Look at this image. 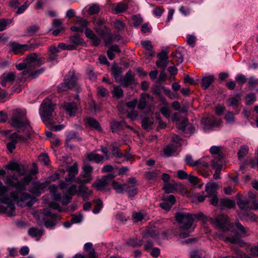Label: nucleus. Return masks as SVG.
<instances>
[{"mask_svg":"<svg viewBox=\"0 0 258 258\" xmlns=\"http://www.w3.org/2000/svg\"><path fill=\"white\" fill-rule=\"evenodd\" d=\"M194 214L189 213L178 212L175 214L176 221L180 224L179 228L182 231L179 233L181 238H186L189 236L190 231L188 229L191 227L194 222Z\"/></svg>","mask_w":258,"mask_h":258,"instance_id":"f257e3e1","label":"nucleus"},{"mask_svg":"<svg viewBox=\"0 0 258 258\" xmlns=\"http://www.w3.org/2000/svg\"><path fill=\"white\" fill-rule=\"evenodd\" d=\"M248 230V228L244 227L237 221L230 230L234 233V235L225 237L224 241H229L232 244H238L241 246L243 245L244 241L241 238L249 235Z\"/></svg>","mask_w":258,"mask_h":258,"instance_id":"f03ea898","label":"nucleus"},{"mask_svg":"<svg viewBox=\"0 0 258 258\" xmlns=\"http://www.w3.org/2000/svg\"><path fill=\"white\" fill-rule=\"evenodd\" d=\"M55 106L51 100L48 98H45L41 103L39 112L43 121L45 123L50 120Z\"/></svg>","mask_w":258,"mask_h":258,"instance_id":"7ed1b4c3","label":"nucleus"},{"mask_svg":"<svg viewBox=\"0 0 258 258\" xmlns=\"http://www.w3.org/2000/svg\"><path fill=\"white\" fill-rule=\"evenodd\" d=\"M26 111L22 110L20 109L14 110L11 118V126L17 128H21L26 125Z\"/></svg>","mask_w":258,"mask_h":258,"instance_id":"20e7f679","label":"nucleus"},{"mask_svg":"<svg viewBox=\"0 0 258 258\" xmlns=\"http://www.w3.org/2000/svg\"><path fill=\"white\" fill-rule=\"evenodd\" d=\"M212 223L216 228L224 233L231 230L233 224L230 223L228 217L224 215L220 214L215 219H211Z\"/></svg>","mask_w":258,"mask_h":258,"instance_id":"39448f33","label":"nucleus"},{"mask_svg":"<svg viewBox=\"0 0 258 258\" xmlns=\"http://www.w3.org/2000/svg\"><path fill=\"white\" fill-rule=\"evenodd\" d=\"M114 178L113 174H108L96 180L92 184V186L98 191L109 190L110 188H107V186L113 180Z\"/></svg>","mask_w":258,"mask_h":258,"instance_id":"423d86ee","label":"nucleus"},{"mask_svg":"<svg viewBox=\"0 0 258 258\" xmlns=\"http://www.w3.org/2000/svg\"><path fill=\"white\" fill-rule=\"evenodd\" d=\"M124 190L128 198H132L139 192L137 186V181L134 177L127 178L126 182L124 183Z\"/></svg>","mask_w":258,"mask_h":258,"instance_id":"0eeeda50","label":"nucleus"},{"mask_svg":"<svg viewBox=\"0 0 258 258\" xmlns=\"http://www.w3.org/2000/svg\"><path fill=\"white\" fill-rule=\"evenodd\" d=\"M43 214L44 217L42 221L44 226L47 228H53L57 223V216L55 214H52L48 209H43Z\"/></svg>","mask_w":258,"mask_h":258,"instance_id":"6e6552de","label":"nucleus"},{"mask_svg":"<svg viewBox=\"0 0 258 258\" xmlns=\"http://www.w3.org/2000/svg\"><path fill=\"white\" fill-rule=\"evenodd\" d=\"M64 79L71 89H74L78 93L81 91V88L78 82V77L75 71H70Z\"/></svg>","mask_w":258,"mask_h":258,"instance_id":"1a4fd4ad","label":"nucleus"},{"mask_svg":"<svg viewBox=\"0 0 258 258\" xmlns=\"http://www.w3.org/2000/svg\"><path fill=\"white\" fill-rule=\"evenodd\" d=\"M24 61L27 65V69L30 71H33L43 63L41 58H37L36 53H32L29 54L24 59Z\"/></svg>","mask_w":258,"mask_h":258,"instance_id":"9d476101","label":"nucleus"},{"mask_svg":"<svg viewBox=\"0 0 258 258\" xmlns=\"http://www.w3.org/2000/svg\"><path fill=\"white\" fill-rule=\"evenodd\" d=\"M204 130H212L214 127H219L222 121L221 119H217L215 116L211 115L203 118L202 120Z\"/></svg>","mask_w":258,"mask_h":258,"instance_id":"9b49d317","label":"nucleus"},{"mask_svg":"<svg viewBox=\"0 0 258 258\" xmlns=\"http://www.w3.org/2000/svg\"><path fill=\"white\" fill-rule=\"evenodd\" d=\"M118 83H120L121 86L125 88L136 85V82L135 76L132 71L131 70L127 71L125 75L121 77Z\"/></svg>","mask_w":258,"mask_h":258,"instance_id":"f8f14e48","label":"nucleus"},{"mask_svg":"<svg viewBox=\"0 0 258 258\" xmlns=\"http://www.w3.org/2000/svg\"><path fill=\"white\" fill-rule=\"evenodd\" d=\"M62 106L66 113L70 117L74 116L79 111V108L77 103L75 102H64Z\"/></svg>","mask_w":258,"mask_h":258,"instance_id":"ddd939ff","label":"nucleus"},{"mask_svg":"<svg viewBox=\"0 0 258 258\" xmlns=\"http://www.w3.org/2000/svg\"><path fill=\"white\" fill-rule=\"evenodd\" d=\"M67 170L68 172V177L65 178L66 181L69 182L74 180L76 176L78 173L77 163H75L72 166L67 168Z\"/></svg>","mask_w":258,"mask_h":258,"instance_id":"4468645a","label":"nucleus"},{"mask_svg":"<svg viewBox=\"0 0 258 258\" xmlns=\"http://www.w3.org/2000/svg\"><path fill=\"white\" fill-rule=\"evenodd\" d=\"M11 51L15 54H19L26 51L27 44H21L16 42H10Z\"/></svg>","mask_w":258,"mask_h":258,"instance_id":"2eb2a0df","label":"nucleus"},{"mask_svg":"<svg viewBox=\"0 0 258 258\" xmlns=\"http://www.w3.org/2000/svg\"><path fill=\"white\" fill-rule=\"evenodd\" d=\"M123 69L119 67L117 64H113L111 68V73L114 77L116 82L118 83L121 78V74Z\"/></svg>","mask_w":258,"mask_h":258,"instance_id":"dca6fc26","label":"nucleus"},{"mask_svg":"<svg viewBox=\"0 0 258 258\" xmlns=\"http://www.w3.org/2000/svg\"><path fill=\"white\" fill-rule=\"evenodd\" d=\"M16 75L14 72H9L4 73L1 76V85L3 87L7 86V83L8 82L12 83L15 79Z\"/></svg>","mask_w":258,"mask_h":258,"instance_id":"f3484780","label":"nucleus"},{"mask_svg":"<svg viewBox=\"0 0 258 258\" xmlns=\"http://www.w3.org/2000/svg\"><path fill=\"white\" fill-rule=\"evenodd\" d=\"M110 129L112 133H118L123 129L124 125L125 124V121L124 120L117 121L112 119L110 121Z\"/></svg>","mask_w":258,"mask_h":258,"instance_id":"a211bd4d","label":"nucleus"},{"mask_svg":"<svg viewBox=\"0 0 258 258\" xmlns=\"http://www.w3.org/2000/svg\"><path fill=\"white\" fill-rule=\"evenodd\" d=\"M159 235V232L155 227H150L142 232V235L144 238L152 237L156 239Z\"/></svg>","mask_w":258,"mask_h":258,"instance_id":"6ab92c4d","label":"nucleus"},{"mask_svg":"<svg viewBox=\"0 0 258 258\" xmlns=\"http://www.w3.org/2000/svg\"><path fill=\"white\" fill-rule=\"evenodd\" d=\"M73 139H76L79 142L82 140V138L80 137L78 132L75 131H70L67 135L66 144L68 146H70L73 148L74 146L72 145H69V142Z\"/></svg>","mask_w":258,"mask_h":258,"instance_id":"aec40b11","label":"nucleus"},{"mask_svg":"<svg viewBox=\"0 0 258 258\" xmlns=\"http://www.w3.org/2000/svg\"><path fill=\"white\" fill-rule=\"evenodd\" d=\"M40 29V27L37 24H31L27 27L24 32V36L26 37H31L34 36Z\"/></svg>","mask_w":258,"mask_h":258,"instance_id":"412c9836","label":"nucleus"},{"mask_svg":"<svg viewBox=\"0 0 258 258\" xmlns=\"http://www.w3.org/2000/svg\"><path fill=\"white\" fill-rule=\"evenodd\" d=\"M86 158L89 161H94L97 163H103L104 161V157L94 152L87 154Z\"/></svg>","mask_w":258,"mask_h":258,"instance_id":"4be33fe9","label":"nucleus"},{"mask_svg":"<svg viewBox=\"0 0 258 258\" xmlns=\"http://www.w3.org/2000/svg\"><path fill=\"white\" fill-rule=\"evenodd\" d=\"M241 195H237L236 196L237 204L239 208L244 211H247L250 209L249 205V202L246 200H242L241 199Z\"/></svg>","mask_w":258,"mask_h":258,"instance_id":"5701e85b","label":"nucleus"},{"mask_svg":"<svg viewBox=\"0 0 258 258\" xmlns=\"http://www.w3.org/2000/svg\"><path fill=\"white\" fill-rule=\"evenodd\" d=\"M218 185L216 183H208L206 185V191L208 195V197L217 195V190Z\"/></svg>","mask_w":258,"mask_h":258,"instance_id":"b1692460","label":"nucleus"},{"mask_svg":"<svg viewBox=\"0 0 258 258\" xmlns=\"http://www.w3.org/2000/svg\"><path fill=\"white\" fill-rule=\"evenodd\" d=\"M78 192L82 194L83 199L84 200L88 199V197L92 195V191L89 190L86 186L80 184L78 187Z\"/></svg>","mask_w":258,"mask_h":258,"instance_id":"393cba45","label":"nucleus"},{"mask_svg":"<svg viewBox=\"0 0 258 258\" xmlns=\"http://www.w3.org/2000/svg\"><path fill=\"white\" fill-rule=\"evenodd\" d=\"M240 219L246 221H255L257 220L256 216L252 213L242 212L239 214Z\"/></svg>","mask_w":258,"mask_h":258,"instance_id":"a878e982","label":"nucleus"},{"mask_svg":"<svg viewBox=\"0 0 258 258\" xmlns=\"http://www.w3.org/2000/svg\"><path fill=\"white\" fill-rule=\"evenodd\" d=\"M142 127L146 130L152 129L153 124V120L152 117H145L143 118L142 120Z\"/></svg>","mask_w":258,"mask_h":258,"instance_id":"bb28decb","label":"nucleus"},{"mask_svg":"<svg viewBox=\"0 0 258 258\" xmlns=\"http://www.w3.org/2000/svg\"><path fill=\"white\" fill-rule=\"evenodd\" d=\"M69 39L70 42L73 43L72 45H75L76 49L78 46L85 44L84 40L78 34L71 36Z\"/></svg>","mask_w":258,"mask_h":258,"instance_id":"cd10ccee","label":"nucleus"},{"mask_svg":"<svg viewBox=\"0 0 258 258\" xmlns=\"http://www.w3.org/2000/svg\"><path fill=\"white\" fill-rule=\"evenodd\" d=\"M214 81V77L213 76H209L205 77L202 79L201 85L202 88L206 90L209 87Z\"/></svg>","mask_w":258,"mask_h":258,"instance_id":"c85d7f7f","label":"nucleus"},{"mask_svg":"<svg viewBox=\"0 0 258 258\" xmlns=\"http://www.w3.org/2000/svg\"><path fill=\"white\" fill-rule=\"evenodd\" d=\"M177 146L173 144H169L163 149V153L166 157L171 156L176 151Z\"/></svg>","mask_w":258,"mask_h":258,"instance_id":"c756f323","label":"nucleus"},{"mask_svg":"<svg viewBox=\"0 0 258 258\" xmlns=\"http://www.w3.org/2000/svg\"><path fill=\"white\" fill-rule=\"evenodd\" d=\"M86 122L90 127H93L99 131H101V127L96 119L92 117H88L86 118Z\"/></svg>","mask_w":258,"mask_h":258,"instance_id":"7c9ffc66","label":"nucleus"},{"mask_svg":"<svg viewBox=\"0 0 258 258\" xmlns=\"http://www.w3.org/2000/svg\"><path fill=\"white\" fill-rule=\"evenodd\" d=\"M220 204L222 207H226L228 209H232L235 207V202L227 198L222 199L220 202Z\"/></svg>","mask_w":258,"mask_h":258,"instance_id":"2f4dec72","label":"nucleus"},{"mask_svg":"<svg viewBox=\"0 0 258 258\" xmlns=\"http://www.w3.org/2000/svg\"><path fill=\"white\" fill-rule=\"evenodd\" d=\"M84 249L88 252V256L89 258H96L95 251L93 247L92 243L88 242L85 244Z\"/></svg>","mask_w":258,"mask_h":258,"instance_id":"473e14b6","label":"nucleus"},{"mask_svg":"<svg viewBox=\"0 0 258 258\" xmlns=\"http://www.w3.org/2000/svg\"><path fill=\"white\" fill-rule=\"evenodd\" d=\"M223 158H215L211 160V166L215 170L221 172L223 167Z\"/></svg>","mask_w":258,"mask_h":258,"instance_id":"72a5a7b5","label":"nucleus"},{"mask_svg":"<svg viewBox=\"0 0 258 258\" xmlns=\"http://www.w3.org/2000/svg\"><path fill=\"white\" fill-rule=\"evenodd\" d=\"M93 167L90 164H85L83 167V172L81 176L83 177H92Z\"/></svg>","mask_w":258,"mask_h":258,"instance_id":"f704fd0d","label":"nucleus"},{"mask_svg":"<svg viewBox=\"0 0 258 258\" xmlns=\"http://www.w3.org/2000/svg\"><path fill=\"white\" fill-rule=\"evenodd\" d=\"M209 159V158L208 157H206L196 161L197 166L198 168V171H199L201 168H207L209 167V165L208 162V160Z\"/></svg>","mask_w":258,"mask_h":258,"instance_id":"c9c22d12","label":"nucleus"},{"mask_svg":"<svg viewBox=\"0 0 258 258\" xmlns=\"http://www.w3.org/2000/svg\"><path fill=\"white\" fill-rule=\"evenodd\" d=\"M112 186L114 190H115V192L117 194H123L124 190V186L123 184H120L119 182L112 180Z\"/></svg>","mask_w":258,"mask_h":258,"instance_id":"e433bc0d","label":"nucleus"},{"mask_svg":"<svg viewBox=\"0 0 258 258\" xmlns=\"http://www.w3.org/2000/svg\"><path fill=\"white\" fill-rule=\"evenodd\" d=\"M47 186L46 182L41 183L37 181L33 183V190L35 194L38 192L40 190H43Z\"/></svg>","mask_w":258,"mask_h":258,"instance_id":"4c0bfd02","label":"nucleus"},{"mask_svg":"<svg viewBox=\"0 0 258 258\" xmlns=\"http://www.w3.org/2000/svg\"><path fill=\"white\" fill-rule=\"evenodd\" d=\"M28 233L31 237L40 238L43 234V230L32 227L29 229Z\"/></svg>","mask_w":258,"mask_h":258,"instance_id":"58836bf2","label":"nucleus"},{"mask_svg":"<svg viewBox=\"0 0 258 258\" xmlns=\"http://www.w3.org/2000/svg\"><path fill=\"white\" fill-rule=\"evenodd\" d=\"M113 97L119 99L123 97V90L118 86L114 85L113 90L112 91Z\"/></svg>","mask_w":258,"mask_h":258,"instance_id":"ea45409f","label":"nucleus"},{"mask_svg":"<svg viewBox=\"0 0 258 258\" xmlns=\"http://www.w3.org/2000/svg\"><path fill=\"white\" fill-rule=\"evenodd\" d=\"M222 147L221 146H213L211 147L210 151L212 155H217L218 158H223L224 156L221 152Z\"/></svg>","mask_w":258,"mask_h":258,"instance_id":"a19ab883","label":"nucleus"},{"mask_svg":"<svg viewBox=\"0 0 258 258\" xmlns=\"http://www.w3.org/2000/svg\"><path fill=\"white\" fill-rule=\"evenodd\" d=\"M126 244L132 246L133 247H140L143 244V240H138L137 238H131L128 239L126 242Z\"/></svg>","mask_w":258,"mask_h":258,"instance_id":"79ce46f5","label":"nucleus"},{"mask_svg":"<svg viewBox=\"0 0 258 258\" xmlns=\"http://www.w3.org/2000/svg\"><path fill=\"white\" fill-rule=\"evenodd\" d=\"M128 6L126 4L119 3L117 4L114 8V14H117L123 13L127 10Z\"/></svg>","mask_w":258,"mask_h":258,"instance_id":"37998d69","label":"nucleus"},{"mask_svg":"<svg viewBox=\"0 0 258 258\" xmlns=\"http://www.w3.org/2000/svg\"><path fill=\"white\" fill-rule=\"evenodd\" d=\"M249 148L247 145H244L241 146L237 153L238 158L241 160L248 153Z\"/></svg>","mask_w":258,"mask_h":258,"instance_id":"c03bdc74","label":"nucleus"},{"mask_svg":"<svg viewBox=\"0 0 258 258\" xmlns=\"http://www.w3.org/2000/svg\"><path fill=\"white\" fill-rule=\"evenodd\" d=\"M171 56L176 59L175 61L177 62V64L181 63L183 61V55L179 50H177L176 51L173 52Z\"/></svg>","mask_w":258,"mask_h":258,"instance_id":"a18cd8bd","label":"nucleus"},{"mask_svg":"<svg viewBox=\"0 0 258 258\" xmlns=\"http://www.w3.org/2000/svg\"><path fill=\"white\" fill-rule=\"evenodd\" d=\"M77 24L78 25L79 28H82L83 32L84 30H85L86 28H88V26L89 22L86 19L78 17L77 20Z\"/></svg>","mask_w":258,"mask_h":258,"instance_id":"49530a36","label":"nucleus"},{"mask_svg":"<svg viewBox=\"0 0 258 258\" xmlns=\"http://www.w3.org/2000/svg\"><path fill=\"white\" fill-rule=\"evenodd\" d=\"M10 142L7 144V147L8 150L10 152L12 153L13 150L16 148V145L17 144V141L14 139L12 138V136L10 135L9 138Z\"/></svg>","mask_w":258,"mask_h":258,"instance_id":"de8ad7c7","label":"nucleus"},{"mask_svg":"<svg viewBox=\"0 0 258 258\" xmlns=\"http://www.w3.org/2000/svg\"><path fill=\"white\" fill-rule=\"evenodd\" d=\"M188 119L187 118H184L180 122L177 124V127L178 130L182 131L183 133H187L186 127L188 124Z\"/></svg>","mask_w":258,"mask_h":258,"instance_id":"09e8293b","label":"nucleus"},{"mask_svg":"<svg viewBox=\"0 0 258 258\" xmlns=\"http://www.w3.org/2000/svg\"><path fill=\"white\" fill-rule=\"evenodd\" d=\"M101 38L103 39L105 45L110 44L113 42V35L110 30Z\"/></svg>","mask_w":258,"mask_h":258,"instance_id":"8fccbe9b","label":"nucleus"},{"mask_svg":"<svg viewBox=\"0 0 258 258\" xmlns=\"http://www.w3.org/2000/svg\"><path fill=\"white\" fill-rule=\"evenodd\" d=\"M26 130V134L28 139H31L34 135V132L32 130L31 126L30 125V122L28 120H26V125L23 126Z\"/></svg>","mask_w":258,"mask_h":258,"instance_id":"3c124183","label":"nucleus"},{"mask_svg":"<svg viewBox=\"0 0 258 258\" xmlns=\"http://www.w3.org/2000/svg\"><path fill=\"white\" fill-rule=\"evenodd\" d=\"M239 100V98H230L227 100V105L229 106H233V108H236L238 106V102Z\"/></svg>","mask_w":258,"mask_h":258,"instance_id":"603ef678","label":"nucleus"},{"mask_svg":"<svg viewBox=\"0 0 258 258\" xmlns=\"http://www.w3.org/2000/svg\"><path fill=\"white\" fill-rule=\"evenodd\" d=\"M163 189L167 194L172 193L176 189V187L174 184L167 183L163 187Z\"/></svg>","mask_w":258,"mask_h":258,"instance_id":"864d4df0","label":"nucleus"},{"mask_svg":"<svg viewBox=\"0 0 258 258\" xmlns=\"http://www.w3.org/2000/svg\"><path fill=\"white\" fill-rule=\"evenodd\" d=\"M12 19H0V31H3L6 29L7 26L12 23Z\"/></svg>","mask_w":258,"mask_h":258,"instance_id":"5fc2aeb1","label":"nucleus"},{"mask_svg":"<svg viewBox=\"0 0 258 258\" xmlns=\"http://www.w3.org/2000/svg\"><path fill=\"white\" fill-rule=\"evenodd\" d=\"M111 147L112 148V154L114 157L121 158L123 156V155L120 152V149L118 147L115 146L113 145H111Z\"/></svg>","mask_w":258,"mask_h":258,"instance_id":"6e6d98bb","label":"nucleus"},{"mask_svg":"<svg viewBox=\"0 0 258 258\" xmlns=\"http://www.w3.org/2000/svg\"><path fill=\"white\" fill-rule=\"evenodd\" d=\"M94 202L96 204L95 208L93 210V213L94 214L98 213L101 209L103 207V203L102 201L100 199H97L94 201Z\"/></svg>","mask_w":258,"mask_h":258,"instance_id":"4d7b16f0","label":"nucleus"},{"mask_svg":"<svg viewBox=\"0 0 258 258\" xmlns=\"http://www.w3.org/2000/svg\"><path fill=\"white\" fill-rule=\"evenodd\" d=\"M38 159L39 161L43 164L44 165L47 166L49 163V159L48 156L46 154H41L39 157Z\"/></svg>","mask_w":258,"mask_h":258,"instance_id":"13d9d810","label":"nucleus"},{"mask_svg":"<svg viewBox=\"0 0 258 258\" xmlns=\"http://www.w3.org/2000/svg\"><path fill=\"white\" fill-rule=\"evenodd\" d=\"M58 47L61 48L62 50H76L75 45H73L72 44L67 45L64 43H60L58 45Z\"/></svg>","mask_w":258,"mask_h":258,"instance_id":"bf43d9fd","label":"nucleus"},{"mask_svg":"<svg viewBox=\"0 0 258 258\" xmlns=\"http://www.w3.org/2000/svg\"><path fill=\"white\" fill-rule=\"evenodd\" d=\"M133 25L138 27L143 22L142 18L140 15H134L133 16Z\"/></svg>","mask_w":258,"mask_h":258,"instance_id":"052dcab7","label":"nucleus"},{"mask_svg":"<svg viewBox=\"0 0 258 258\" xmlns=\"http://www.w3.org/2000/svg\"><path fill=\"white\" fill-rule=\"evenodd\" d=\"M100 11V8L99 6L96 4L92 5L88 10V12L90 15L98 14Z\"/></svg>","mask_w":258,"mask_h":258,"instance_id":"680f3d73","label":"nucleus"},{"mask_svg":"<svg viewBox=\"0 0 258 258\" xmlns=\"http://www.w3.org/2000/svg\"><path fill=\"white\" fill-rule=\"evenodd\" d=\"M233 257L236 258H250L245 253L239 250H235L233 253Z\"/></svg>","mask_w":258,"mask_h":258,"instance_id":"e2e57ef3","label":"nucleus"},{"mask_svg":"<svg viewBox=\"0 0 258 258\" xmlns=\"http://www.w3.org/2000/svg\"><path fill=\"white\" fill-rule=\"evenodd\" d=\"M225 118L228 123L231 124L235 122L234 114L230 111L227 112L226 114Z\"/></svg>","mask_w":258,"mask_h":258,"instance_id":"0e129e2a","label":"nucleus"},{"mask_svg":"<svg viewBox=\"0 0 258 258\" xmlns=\"http://www.w3.org/2000/svg\"><path fill=\"white\" fill-rule=\"evenodd\" d=\"M141 44L144 49L148 51H151L153 48V45L150 40L143 41L141 42Z\"/></svg>","mask_w":258,"mask_h":258,"instance_id":"69168bd1","label":"nucleus"},{"mask_svg":"<svg viewBox=\"0 0 258 258\" xmlns=\"http://www.w3.org/2000/svg\"><path fill=\"white\" fill-rule=\"evenodd\" d=\"M163 200L166 202L169 203L172 206L175 203V199L174 196L170 195L165 197H164Z\"/></svg>","mask_w":258,"mask_h":258,"instance_id":"338daca9","label":"nucleus"},{"mask_svg":"<svg viewBox=\"0 0 258 258\" xmlns=\"http://www.w3.org/2000/svg\"><path fill=\"white\" fill-rule=\"evenodd\" d=\"M86 71L88 77L90 80L92 81H95L96 80L97 76L91 68H88Z\"/></svg>","mask_w":258,"mask_h":258,"instance_id":"774afa93","label":"nucleus"}]
</instances>
